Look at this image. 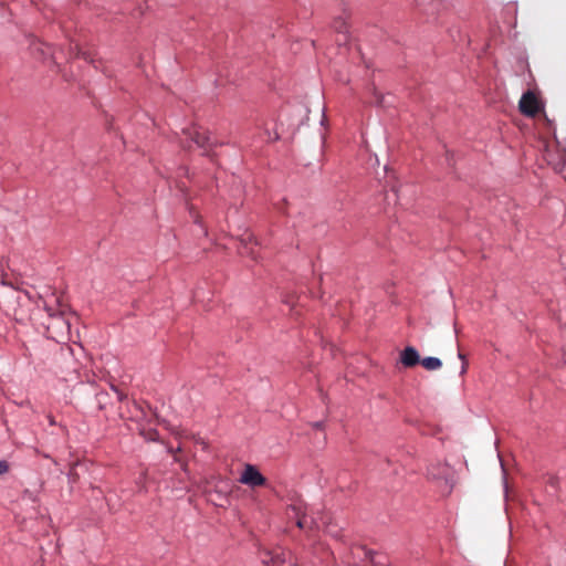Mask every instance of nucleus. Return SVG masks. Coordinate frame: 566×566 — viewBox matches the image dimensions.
Masks as SVG:
<instances>
[{
	"instance_id": "1",
	"label": "nucleus",
	"mask_w": 566,
	"mask_h": 566,
	"mask_svg": "<svg viewBox=\"0 0 566 566\" xmlns=\"http://www.w3.org/2000/svg\"><path fill=\"white\" fill-rule=\"evenodd\" d=\"M429 476L439 483L441 493L448 495L454 485V471L446 463H437L429 468Z\"/></svg>"
},
{
	"instance_id": "2",
	"label": "nucleus",
	"mask_w": 566,
	"mask_h": 566,
	"mask_svg": "<svg viewBox=\"0 0 566 566\" xmlns=\"http://www.w3.org/2000/svg\"><path fill=\"white\" fill-rule=\"evenodd\" d=\"M182 135L186 137L187 140L195 143L199 148H202L206 153H208V150L213 145L212 142L210 140L208 132L197 126H191L182 129Z\"/></svg>"
},
{
	"instance_id": "3",
	"label": "nucleus",
	"mask_w": 566,
	"mask_h": 566,
	"mask_svg": "<svg viewBox=\"0 0 566 566\" xmlns=\"http://www.w3.org/2000/svg\"><path fill=\"white\" fill-rule=\"evenodd\" d=\"M518 108L523 115L534 117L541 112L542 104L532 91H527L522 95Z\"/></svg>"
},
{
	"instance_id": "4",
	"label": "nucleus",
	"mask_w": 566,
	"mask_h": 566,
	"mask_svg": "<svg viewBox=\"0 0 566 566\" xmlns=\"http://www.w3.org/2000/svg\"><path fill=\"white\" fill-rule=\"evenodd\" d=\"M240 482L251 488H256L265 485L266 479L260 473V471L254 465L245 464L240 478Z\"/></svg>"
},
{
	"instance_id": "5",
	"label": "nucleus",
	"mask_w": 566,
	"mask_h": 566,
	"mask_svg": "<svg viewBox=\"0 0 566 566\" xmlns=\"http://www.w3.org/2000/svg\"><path fill=\"white\" fill-rule=\"evenodd\" d=\"M400 361L405 367L411 368L420 364L421 359L417 349L412 346H407L400 353Z\"/></svg>"
},
{
	"instance_id": "6",
	"label": "nucleus",
	"mask_w": 566,
	"mask_h": 566,
	"mask_svg": "<svg viewBox=\"0 0 566 566\" xmlns=\"http://www.w3.org/2000/svg\"><path fill=\"white\" fill-rule=\"evenodd\" d=\"M265 566H284L285 553L284 552H266L263 557Z\"/></svg>"
},
{
	"instance_id": "7",
	"label": "nucleus",
	"mask_w": 566,
	"mask_h": 566,
	"mask_svg": "<svg viewBox=\"0 0 566 566\" xmlns=\"http://www.w3.org/2000/svg\"><path fill=\"white\" fill-rule=\"evenodd\" d=\"M420 364L427 370H438L442 366V361L437 357H426L421 359Z\"/></svg>"
},
{
	"instance_id": "8",
	"label": "nucleus",
	"mask_w": 566,
	"mask_h": 566,
	"mask_svg": "<svg viewBox=\"0 0 566 566\" xmlns=\"http://www.w3.org/2000/svg\"><path fill=\"white\" fill-rule=\"evenodd\" d=\"M334 27L338 32H345L347 30L346 22L343 20H336Z\"/></svg>"
},
{
	"instance_id": "9",
	"label": "nucleus",
	"mask_w": 566,
	"mask_h": 566,
	"mask_svg": "<svg viewBox=\"0 0 566 566\" xmlns=\"http://www.w3.org/2000/svg\"><path fill=\"white\" fill-rule=\"evenodd\" d=\"M175 462L180 464V468L185 473H188V463L186 461H184L180 457H175Z\"/></svg>"
},
{
	"instance_id": "10",
	"label": "nucleus",
	"mask_w": 566,
	"mask_h": 566,
	"mask_svg": "<svg viewBox=\"0 0 566 566\" xmlns=\"http://www.w3.org/2000/svg\"><path fill=\"white\" fill-rule=\"evenodd\" d=\"M459 358L462 360L461 375H463L467 373L468 361L465 359V356L462 353H459Z\"/></svg>"
},
{
	"instance_id": "11",
	"label": "nucleus",
	"mask_w": 566,
	"mask_h": 566,
	"mask_svg": "<svg viewBox=\"0 0 566 566\" xmlns=\"http://www.w3.org/2000/svg\"><path fill=\"white\" fill-rule=\"evenodd\" d=\"M9 471V463L7 461H0V475Z\"/></svg>"
},
{
	"instance_id": "12",
	"label": "nucleus",
	"mask_w": 566,
	"mask_h": 566,
	"mask_svg": "<svg viewBox=\"0 0 566 566\" xmlns=\"http://www.w3.org/2000/svg\"><path fill=\"white\" fill-rule=\"evenodd\" d=\"M69 476L72 481H75L77 479V473L75 472L74 467L71 469Z\"/></svg>"
},
{
	"instance_id": "13",
	"label": "nucleus",
	"mask_w": 566,
	"mask_h": 566,
	"mask_svg": "<svg viewBox=\"0 0 566 566\" xmlns=\"http://www.w3.org/2000/svg\"><path fill=\"white\" fill-rule=\"evenodd\" d=\"M113 389L116 391L117 396H118V399L122 401L126 398V396L119 391L117 388L113 387Z\"/></svg>"
},
{
	"instance_id": "14",
	"label": "nucleus",
	"mask_w": 566,
	"mask_h": 566,
	"mask_svg": "<svg viewBox=\"0 0 566 566\" xmlns=\"http://www.w3.org/2000/svg\"><path fill=\"white\" fill-rule=\"evenodd\" d=\"M296 524L300 528H304L306 525V521L305 518H300Z\"/></svg>"
},
{
	"instance_id": "15",
	"label": "nucleus",
	"mask_w": 566,
	"mask_h": 566,
	"mask_svg": "<svg viewBox=\"0 0 566 566\" xmlns=\"http://www.w3.org/2000/svg\"><path fill=\"white\" fill-rule=\"evenodd\" d=\"M48 420H49V423H50L51 426H54V424H55V419H54V417H53L52 415H49V416H48Z\"/></svg>"
},
{
	"instance_id": "16",
	"label": "nucleus",
	"mask_w": 566,
	"mask_h": 566,
	"mask_svg": "<svg viewBox=\"0 0 566 566\" xmlns=\"http://www.w3.org/2000/svg\"><path fill=\"white\" fill-rule=\"evenodd\" d=\"M77 55H82L84 60H88V55L86 54V52H81V50H78Z\"/></svg>"
},
{
	"instance_id": "17",
	"label": "nucleus",
	"mask_w": 566,
	"mask_h": 566,
	"mask_svg": "<svg viewBox=\"0 0 566 566\" xmlns=\"http://www.w3.org/2000/svg\"><path fill=\"white\" fill-rule=\"evenodd\" d=\"M168 452L171 453L174 458L177 457L174 448H168Z\"/></svg>"
},
{
	"instance_id": "18",
	"label": "nucleus",
	"mask_w": 566,
	"mask_h": 566,
	"mask_svg": "<svg viewBox=\"0 0 566 566\" xmlns=\"http://www.w3.org/2000/svg\"><path fill=\"white\" fill-rule=\"evenodd\" d=\"M551 484H552L553 486H556V484H557V479H555V478H554V479H552Z\"/></svg>"
},
{
	"instance_id": "19",
	"label": "nucleus",
	"mask_w": 566,
	"mask_h": 566,
	"mask_svg": "<svg viewBox=\"0 0 566 566\" xmlns=\"http://www.w3.org/2000/svg\"><path fill=\"white\" fill-rule=\"evenodd\" d=\"M181 450H182V448H181L180 446H179L177 449H175L176 454H177L178 452H181Z\"/></svg>"
},
{
	"instance_id": "20",
	"label": "nucleus",
	"mask_w": 566,
	"mask_h": 566,
	"mask_svg": "<svg viewBox=\"0 0 566 566\" xmlns=\"http://www.w3.org/2000/svg\"><path fill=\"white\" fill-rule=\"evenodd\" d=\"M315 427H316V428H322V422H316V423H315Z\"/></svg>"
}]
</instances>
